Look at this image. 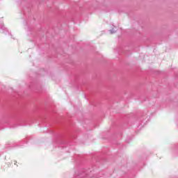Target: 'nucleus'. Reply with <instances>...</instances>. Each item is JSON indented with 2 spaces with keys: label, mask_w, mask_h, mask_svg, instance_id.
<instances>
[{
  "label": "nucleus",
  "mask_w": 178,
  "mask_h": 178,
  "mask_svg": "<svg viewBox=\"0 0 178 178\" xmlns=\"http://www.w3.org/2000/svg\"><path fill=\"white\" fill-rule=\"evenodd\" d=\"M109 33L110 34H115V33H116V31H115L114 29H111L109 30Z\"/></svg>",
  "instance_id": "f257e3e1"
},
{
  "label": "nucleus",
  "mask_w": 178,
  "mask_h": 178,
  "mask_svg": "<svg viewBox=\"0 0 178 178\" xmlns=\"http://www.w3.org/2000/svg\"><path fill=\"white\" fill-rule=\"evenodd\" d=\"M1 29H3V26H1Z\"/></svg>",
  "instance_id": "f03ea898"
}]
</instances>
